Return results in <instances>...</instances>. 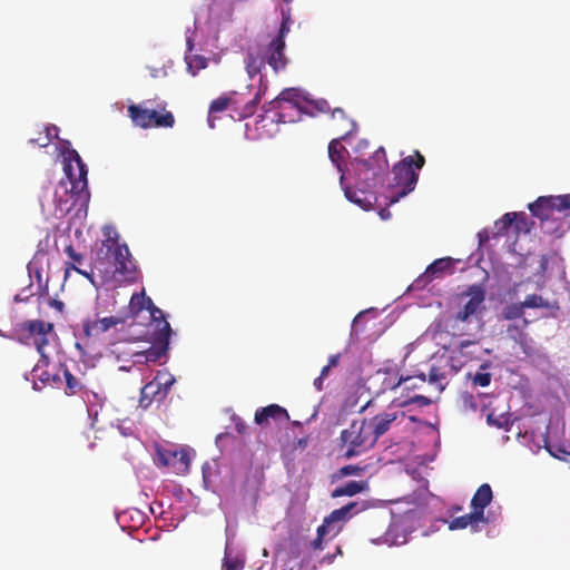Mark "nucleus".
Wrapping results in <instances>:
<instances>
[{
  "instance_id": "a19ab883",
  "label": "nucleus",
  "mask_w": 570,
  "mask_h": 570,
  "mask_svg": "<svg viewBox=\"0 0 570 570\" xmlns=\"http://www.w3.org/2000/svg\"><path fill=\"white\" fill-rule=\"evenodd\" d=\"M491 379H492V375L490 373H487V372H476L473 376H472V383L473 385L475 386H481V387H485V386H489L490 383H491Z\"/></svg>"
},
{
  "instance_id": "c9c22d12",
  "label": "nucleus",
  "mask_w": 570,
  "mask_h": 570,
  "mask_svg": "<svg viewBox=\"0 0 570 570\" xmlns=\"http://www.w3.org/2000/svg\"><path fill=\"white\" fill-rule=\"evenodd\" d=\"M524 308L522 306V303L519 304H510L504 307L503 309V317L504 320H515L523 315Z\"/></svg>"
},
{
  "instance_id": "f257e3e1",
  "label": "nucleus",
  "mask_w": 570,
  "mask_h": 570,
  "mask_svg": "<svg viewBox=\"0 0 570 570\" xmlns=\"http://www.w3.org/2000/svg\"><path fill=\"white\" fill-rule=\"evenodd\" d=\"M147 311L149 316V326H155L154 342L155 350L149 354H153V360H158L168 350L169 337L171 334V327L166 321L164 312L157 307L150 297H148L142 289L139 293H134L128 304V311L122 317L137 318L142 311Z\"/></svg>"
},
{
  "instance_id": "423d86ee",
  "label": "nucleus",
  "mask_w": 570,
  "mask_h": 570,
  "mask_svg": "<svg viewBox=\"0 0 570 570\" xmlns=\"http://www.w3.org/2000/svg\"><path fill=\"white\" fill-rule=\"evenodd\" d=\"M102 245L107 247L108 253L112 256L114 274L119 275L122 282L135 283L138 279L139 271L128 246L119 244L117 235L109 237Z\"/></svg>"
},
{
  "instance_id": "6e6d98bb",
  "label": "nucleus",
  "mask_w": 570,
  "mask_h": 570,
  "mask_svg": "<svg viewBox=\"0 0 570 570\" xmlns=\"http://www.w3.org/2000/svg\"><path fill=\"white\" fill-rule=\"evenodd\" d=\"M472 344H474V342H472V341H469V340H466V341H462V342L460 343V345H459V350H460V352H461L462 354H464V350H465L466 347H469L470 345H472Z\"/></svg>"
},
{
  "instance_id": "4468645a",
  "label": "nucleus",
  "mask_w": 570,
  "mask_h": 570,
  "mask_svg": "<svg viewBox=\"0 0 570 570\" xmlns=\"http://www.w3.org/2000/svg\"><path fill=\"white\" fill-rule=\"evenodd\" d=\"M373 379L381 382V389L376 391L377 394L387 390H395L396 387H400L401 384H406L413 381V377L411 376L399 375V371L396 368L379 370Z\"/></svg>"
},
{
  "instance_id": "9b49d317",
  "label": "nucleus",
  "mask_w": 570,
  "mask_h": 570,
  "mask_svg": "<svg viewBox=\"0 0 570 570\" xmlns=\"http://www.w3.org/2000/svg\"><path fill=\"white\" fill-rule=\"evenodd\" d=\"M127 317L121 315L101 318H87L82 323V331L87 338L98 340L104 333L118 325L125 324Z\"/></svg>"
},
{
  "instance_id": "a878e982",
  "label": "nucleus",
  "mask_w": 570,
  "mask_h": 570,
  "mask_svg": "<svg viewBox=\"0 0 570 570\" xmlns=\"http://www.w3.org/2000/svg\"><path fill=\"white\" fill-rule=\"evenodd\" d=\"M517 218H520L522 223H525L524 213H507L499 220L495 222L497 233L500 235L507 234L508 230L513 226Z\"/></svg>"
},
{
  "instance_id": "0e129e2a",
  "label": "nucleus",
  "mask_w": 570,
  "mask_h": 570,
  "mask_svg": "<svg viewBox=\"0 0 570 570\" xmlns=\"http://www.w3.org/2000/svg\"><path fill=\"white\" fill-rule=\"evenodd\" d=\"M38 139H30L29 142H36Z\"/></svg>"
},
{
  "instance_id": "37998d69",
  "label": "nucleus",
  "mask_w": 570,
  "mask_h": 570,
  "mask_svg": "<svg viewBox=\"0 0 570 570\" xmlns=\"http://www.w3.org/2000/svg\"><path fill=\"white\" fill-rule=\"evenodd\" d=\"M363 468L354 464H348L345 466H342L338 470V473L341 476H347V475H360L363 472Z\"/></svg>"
},
{
  "instance_id": "4be33fe9",
  "label": "nucleus",
  "mask_w": 570,
  "mask_h": 570,
  "mask_svg": "<svg viewBox=\"0 0 570 570\" xmlns=\"http://www.w3.org/2000/svg\"><path fill=\"white\" fill-rule=\"evenodd\" d=\"M127 111L128 116L136 126L141 128H150V117H153L150 109L142 108L138 105H130L128 106Z\"/></svg>"
},
{
  "instance_id": "393cba45",
  "label": "nucleus",
  "mask_w": 570,
  "mask_h": 570,
  "mask_svg": "<svg viewBox=\"0 0 570 570\" xmlns=\"http://www.w3.org/2000/svg\"><path fill=\"white\" fill-rule=\"evenodd\" d=\"M367 488L366 482L363 481H348L344 485L337 487L333 490L332 497H353L363 492Z\"/></svg>"
},
{
  "instance_id": "f3484780",
  "label": "nucleus",
  "mask_w": 570,
  "mask_h": 570,
  "mask_svg": "<svg viewBox=\"0 0 570 570\" xmlns=\"http://www.w3.org/2000/svg\"><path fill=\"white\" fill-rule=\"evenodd\" d=\"M266 62L275 72L284 70L288 63L285 56V41L272 40L266 51Z\"/></svg>"
},
{
  "instance_id": "c756f323",
  "label": "nucleus",
  "mask_w": 570,
  "mask_h": 570,
  "mask_svg": "<svg viewBox=\"0 0 570 570\" xmlns=\"http://www.w3.org/2000/svg\"><path fill=\"white\" fill-rule=\"evenodd\" d=\"M265 66V59L255 56L254 53H248L246 57V70L249 76V78H254L256 75H258L262 70V68Z\"/></svg>"
},
{
  "instance_id": "49530a36",
  "label": "nucleus",
  "mask_w": 570,
  "mask_h": 570,
  "mask_svg": "<svg viewBox=\"0 0 570 570\" xmlns=\"http://www.w3.org/2000/svg\"><path fill=\"white\" fill-rule=\"evenodd\" d=\"M412 377H413V381H411V382H409L406 384H401L403 390L412 391V390L417 389L420 385H423L425 383V375L424 374L419 375V376H412Z\"/></svg>"
},
{
  "instance_id": "473e14b6",
  "label": "nucleus",
  "mask_w": 570,
  "mask_h": 570,
  "mask_svg": "<svg viewBox=\"0 0 570 570\" xmlns=\"http://www.w3.org/2000/svg\"><path fill=\"white\" fill-rule=\"evenodd\" d=\"M528 208L533 216L540 218L541 220H547L552 215L548 207V204H540V197L535 202L529 204Z\"/></svg>"
},
{
  "instance_id": "ea45409f",
  "label": "nucleus",
  "mask_w": 570,
  "mask_h": 570,
  "mask_svg": "<svg viewBox=\"0 0 570 570\" xmlns=\"http://www.w3.org/2000/svg\"><path fill=\"white\" fill-rule=\"evenodd\" d=\"M291 23H292V20H291L289 13L283 12L282 23H281L278 33L273 40L285 41V37L287 36V33L289 32V29H291Z\"/></svg>"
},
{
  "instance_id": "c03bdc74",
  "label": "nucleus",
  "mask_w": 570,
  "mask_h": 570,
  "mask_svg": "<svg viewBox=\"0 0 570 570\" xmlns=\"http://www.w3.org/2000/svg\"><path fill=\"white\" fill-rule=\"evenodd\" d=\"M75 271L76 273H78L79 275H82L83 277H86L87 279H89L92 284L95 283L94 282V273L92 271L88 272V271H85V269H81L79 268L78 266H76L75 264H68L66 263V275L69 273V271Z\"/></svg>"
},
{
  "instance_id": "b1692460",
  "label": "nucleus",
  "mask_w": 570,
  "mask_h": 570,
  "mask_svg": "<svg viewBox=\"0 0 570 570\" xmlns=\"http://www.w3.org/2000/svg\"><path fill=\"white\" fill-rule=\"evenodd\" d=\"M546 203L553 214V212L564 213L567 207L570 206V195H558V196H540V204Z\"/></svg>"
},
{
  "instance_id": "f8f14e48",
  "label": "nucleus",
  "mask_w": 570,
  "mask_h": 570,
  "mask_svg": "<svg viewBox=\"0 0 570 570\" xmlns=\"http://www.w3.org/2000/svg\"><path fill=\"white\" fill-rule=\"evenodd\" d=\"M453 259L451 257H444L435 259L430 264L425 272L414 281L415 288H423L434 278L440 277L445 272H452Z\"/></svg>"
},
{
  "instance_id": "2f4dec72",
  "label": "nucleus",
  "mask_w": 570,
  "mask_h": 570,
  "mask_svg": "<svg viewBox=\"0 0 570 570\" xmlns=\"http://www.w3.org/2000/svg\"><path fill=\"white\" fill-rule=\"evenodd\" d=\"M396 406L404 407L410 404H417L419 406H428L431 404V400L424 395L415 394L413 396H407L406 399L399 397L393 401Z\"/></svg>"
},
{
  "instance_id": "3c124183",
  "label": "nucleus",
  "mask_w": 570,
  "mask_h": 570,
  "mask_svg": "<svg viewBox=\"0 0 570 570\" xmlns=\"http://www.w3.org/2000/svg\"><path fill=\"white\" fill-rule=\"evenodd\" d=\"M337 147L344 149V145H333V144L328 145V154L333 160H334V154L337 153Z\"/></svg>"
},
{
  "instance_id": "6ab92c4d",
  "label": "nucleus",
  "mask_w": 570,
  "mask_h": 570,
  "mask_svg": "<svg viewBox=\"0 0 570 570\" xmlns=\"http://www.w3.org/2000/svg\"><path fill=\"white\" fill-rule=\"evenodd\" d=\"M396 417L395 413H380L371 420H367V426H370V433L374 436V443L390 430L391 424Z\"/></svg>"
},
{
  "instance_id": "1a4fd4ad",
  "label": "nucleus",
  "mask_w": 570,
  "mask_h": 570,
  "mask_svg": "<svg viewBox=\"0 0 570 570\" xmlns=\"http://www.w3.org/2000/svg\"><path fill=\"white\" fill-rule=\"evenodd\" d=\"M157 464L169 468L176 474H184L189 470V452L185 449H178L176 446H158Z\"/></svg>"
},
{
  "instance_id": "a211bd4d",
  "label": "nucleus",
  "mask_w": 570,
  "mask_h": 570,
  "mask_svg": "<svg viewBox=\"0 0 570 570\" xmlns=\"http://www.w3.org/2000/svg\"><path fill=\"white\" fill-rule=\"evenodd\" d=\"M357 503L352 502L340 509L333 510L327 517L324 518L322 525L332 532V537H335L340 528H335L334 524L337 522H344L352 515V511L356 508Z\"/></svg>"
},
{
  "instance_id": "4c0bfd02",
  "label": "nucleus",
  "mask_w": 570,
  "mask_h": 570,
  "mask_svg": "<svg viewBox=\"0 0 570 570\" xmlns=\"http://www.w3.org/2000/svg\"><path fill=\"white\" fill-rule=\"evenodd\" d=\"M317 535L316 538L311 542V548L313 550H323L324 546H323V542L325 540V537L331 534L332 535V532L326 529L325 527H323L322 524L317 528Z\"/></svg>"
},
{
  "instance_id": "dca6fc26",
  "label": "nucleus",
  "mask_w": 570,
  "mask_h": 570,
  "mask_svg": "<svg viewBox=\"0 0 570 570\" xmlns=\"http://www.w3.org/2000/svg\"><path fill=\"white\" fill-rule=\"evenodd\" d=\"M47 367H49V363L47 365H45L40 358L39 362L36 364V366L32 370L33 377L38 379L46 385L56 386V385L60 384L62 382L61 376H62L63 365L62 364L55 365V366H52L51 371L48 370Z\"/></svg>"
},
{
  "instance_id": "a18cd8bd",
  "label": "nucleus",
  "mask_w": 570,
  "mask_h": 570,
  "mask_svg": "<svg viewBox=\"0 0 570 570\" xmlns=\"http://www.w3.org/2000/svg\"><path fill=\"white\" fill-rule=\"evenodd\" d=\"M65 253L72 261L70 264L76 265V263L80 264L82 262V255L76 252L72 244H69L65 247Z\"/></svg>"
},
{
  "instance_id": "bf43d9fd",
  "label": "nucleus",
  "mask_w": 570,
  "mask_h": 570,
  "mask_svg": "<svg viewBox=\"0 0 570 570\" xmlns=\"http://www.w3.org/2000/svg\"><path fill=\"white\" fill-rule=\"evenodd\" d=\"M380 215H381L382 218L385 219V218H387L390 216V213H386L385 209H383V210H381Z\"/></svg>"
},
{
  "instance_id": "052dcab7",
  "label": "nucleus",
  "mask_w": 570,
  "mask_h": 570,
  "mask_svg": "<svg viewBox=\"0 0 570 570\" xmlns=\"http://www.w3.org/2000/svg\"><path fill=\"white\" fill-rule=\"evenodd\" d=\"M53 303H55L56 307H58V308H62V306H63L62 302L53 301Z\"/></svg>"
},
{
  "instance_id": "39448f33",
  "label": "nucleus",
  "mask_w": 570,
  "mask_h": 570,
  "mask_svg": "<svg viewBox=\"0 0 570 570\" xmlns=\"http://www.w3.org/2000/svg\"><path fill=\"white\" fill-rule=\"evenodd\" d=\"M303 97L299 89L286 88L281 94L263 106L266 114L276 111L277 122H293L301 119L303 112Z\"/></svg>"
},
{
  "instance_id": "2eb2a0df",
  "label": "nucleus",
  "mask_w": 570,
  "mask_h": 570,
  "mask_svg": "<svg viewBox=\"0 0 570 570\" xmlns=\"http://www.w3.org/2000/svg\"><path fill=\"white\" fill-rule=\"evenodd\" d=\"M269 420L275 422H287L289 421V414L285 407L278 404H269L256 410L254 416L256 424L262 426L267 424Z\"/></svg>"
},
{
  "instance_id": "f03ea898",
  "label": "nucleus",
  "mask_w": 570,
  "mask_h": 570,
  "mask_svg": "<svg viewBox=\"0 0 570 570\" xmlns=\"http://www.w3.org/2000/svg\"><path fill=\"white\" fill-rule=\"evenodd\" d=\"M424 156L415 150L413 155L404 157L393 167V193L390 196V204L397 203L401 198L414 190L419 170L424 166Z\"/></svg>"
},
{
  "instance_id": "7c9ffc66",
  "label": "nucleus",
  "mask_w": 570,
  "mask_h": 570,
  "mask_svg": "<svg viewBox=\"0 0 570 570\" xmlns=\"http://www.w3.org/2000/svg\"><path fill=\"white\" fill-rule=\"evenodd\" d=\"M487 423L491 426L509 431L511 425L510 415L508 413L495 415L494 412H490L487 415Z\"/></svg>"
},
{
  "instance_id": "7ed1b4c3",
  "label": "nucleus",
  "mask_w": 570,
  "mask_h": 570,
  "mask_svg": "<svg viewBox=\"0 0 570 570\" xmlns=\"http://www.w3.org/2000/svg\"><path fill=\"white\" fill-rule=\"evenodd\" d=\"M16 340L28 346H35L40 354L41 362L47 365L49 356L46 347L49 345V337L53 334V324L41 320H29L18 323L13 328Z\"/></svg>"
},
{
  "instance_id": "f704fd0d",
  "label": "nucleus",
  "mask_w": 570,
  "mask_h": 570,
  "mask_svg": "<svg viewBox=\"0 0 570 570\" xmlns=\"http://www.w3.org/2000/svg\"><path fill=\"white\" fill-rule=\"evenodd\" d=\"M266 89H267L266 86H264L263 88L261 87L258 89V91L255 94L254 98L245 104V106L242 110L243 117H249L255 112L256 107L261 102V99H262L263 95L265 94Z\"/></svg>"
},
{
  "instance_id": "aec40b11",
  "label": "nucleus",
  "mask_w": 570,
  "mask_h": 570,
  "mask_svg": "<svg viewBox=\"0 0 570 570\" xmlns=\"http://www.w3.org/2000/svg\"><path fill=\"white\" fill-rule=\"evenodd\" d=\"M492 498H493V493H492L491 487L488 483H483L482 485H480L478 488V490L475 491V493L472 497V500H471L472 510H474L479 514L481 513V517H487L484 514V509L490 504V502L492 501Z\"/></svg>"
},
{
  "instance_id": "5fc2aeb1",
  "label": "nucleus",
  "mask_w": 570,
  "mask_h": 570,
  "mask_svg": "<svg viewBox=\"0 0 570 570\" xmlns=\"http://www.w3.org/2000/svg\"><path fill=\"white\" fill-rule=\"evenodd\" d=\"M324 380H325V379H323V377H322V376H320V375H318V377H316V379L314 380V383H313V384H314L315 389H316L318 392L323 391V382H324Z\"/></svg>"
},
{
  "instance_id": "20e7f679",
  "label": "nucleus",
  "mask_w": 570,
  "mask_h": 570,
  "mask_svg": "<svg viewBox=\"0 0 570 570\" xmlns=\"http://www.w3.org/2000/svg\"><path fill=\"white\" fill-rule=\"evenodd\" d=\"M337 445L345 450L344 458L357 456L375 445L374 436L370 433L367 420H353L348 428L344 429L338 439Z\"/></svg>"
},
{
  "instance_id": "680f3d73",
  "label": "nucleus",
  "mask_w": 570,
  "mask_h": 570,
  "mask_svg": "<svg viewBox=\"0 0 570 570\" xmlns=\"http://www.w3.org/2000/svg\"><path fill=\"white\" fill-rule=\"evenodd\" d=\"M333 558H334V556H328V557H326V559H327V561H328V562H332V561H333Z\"/></svg>"
},
{
  "instance_id": "5701e85b",
  "label": "nucleus",
  "mask_w": 570,
  "mask_h": 570,
  "mask_svg": "<svg viewBox=\"0 0 570 570\" xmlns=\"http://www.w3.org/2000/svg\"><path fill=\"white\" fill-rule=\"evenodd\" d=\"M358 163L367 170L384 169L387 167L386 153L383 146H380L370 159H360Z\"/></svg>"
},
{
  "instance_id": "cd10ccee",
  "label": "nucleus",
  "mask_w": 570,
  "mask_h": 570,
  "mask_svg": "<svg viewBox=\"0 0 570 570\" xmlns=\"http://www.w3.org/2000/svg\"><path fill=\"white\" fill-rule=\"evenodd\" d=\"M230 104H236V101L233 100L229 96H220L216 99H214L209 106V124L213 127L212 118L215 114L223 112L227 110Z\"/></svg>"
},
{
  "instance_id": "864d4df0",
  "label": "nucleus",
  "mask_w": 570,
  "mask_h": 570,
  "mask_svg": "<svg viewBox=\"0 0 570 570\" xmlns=\"http://www.w3.org/2000/svg\"><path fill=\"white\" fill-rule=\"evenodd\" d=\"M443 376L439 373V370L438 368H431L430 371V380L435 382L440 379H442Z\"/></svg>"
},
{
  "instance_id": "72a5a7b5",
  "label": "nucleus",
  "mask_w": 570,
  "mask_h": 570,
  "mask_svg": "<svg viewBox=\"0 0 570 570\" xmlns=\"http://www.w3.org/2000/svg\"><path fill=\"white\" fill-rule=\"evenodd\" d=\"M548 452L556 459L563 461L570 466V451L560 444H548L546 445Z\"/></svg>"
},
{
  "instance_id": "8fccbe9b",
  "label": "nucleus",
  "mask_w": 570,
  "mask_h": 570,
  "mask_svg": "<svg viewBox=\"0 0 570 570\" xmlns=\"http://www.w3.org/2000/svg\"><path fill=\"white\" fill-rule=\"evenodd\" d=\"M340 358H341V354L337 353V354H334V355H331L328 357V363L327 365L331 366V367H335L338 365V362H340Z\"/></svg>"
},
{
  "instance_id": "e2e57ef3",
  "label": "nucleus",
  "mask_w": 570,
  "mask_h": 570,
  "mask_svg": "<svg viewBox=\"0 0 570 570\" xmlns=\"http://www.w3.org/2000/svg\"><path fill=\"white\" fill-rule=\"evenodd\" d=\"M336 551H337V553H342V551H341V548H340V547H337Z\"/></svg>"
},
{
  "instance_id": "79ce46f5",
  "label": "nucleus",
  "mask_w": 570,
  "mask_h": 570,
  "mask_svg": "<svg viewBox=\"0 0 570 570\" xmlns=\"http://www.w3.org/2000/svg\"><path fill=\"white\" fill-rule=\"evenodd\" d=\"M244 563L238 559L225 557L223 562L224 570H243Z\"/></svg>"
},
{
  "instance_id": "bb28decb",
  "label": "nucleus",
  "mask_w": 570,
  "mask_h": 570,
  "mask_svg": "<svg viewBox=\"0 0 570 570\" xmlns=\"http://www.w3.org/2000/svg\"><path fill=\"white\" fill-rule=\"evenodd\" d=\"M150 127L171 128L175 124L174 115L170 111L158 112L150 109Z\"/></svg>"
},
{
  "instance_id": "412c9836",
  "label": "nucleus",
  "mask_w": 570,
  "mask_h": 570,
  "mask_svg": "<svg viewBox=\"0 0 570 570\" xmlns=\"http://www.w3.org/2000/svg\"><path fill=\"white\" fill-rule=\"evenodd\" d=\"M490 514L488 517H481V513H476L474 510H472L470 513H466L464 515L454 518L449 523L450 530H458V529H465L469 525L476 528L479 523H489L491 522Z\"/></svg>"
},
{
  "instance_id": "4d7b16f0",
  "label": "nucleus",
  "mask_w": 570,
  "mask_h": 570,
  "mask_svg": "<svg viewBox=\"0 0 570 570\" xmlns=\"http://www.w3.org/2000/svg\"><path fill=\"white\" fill-rule=\"evenodd\" d=\"M331 366L328 365H325L322 370H321V373H320V376H322L323 379H326L330 374V371H331Z\"/></svg>"
},
{
  "instance_id": "69168bd1",
  "label": "nucleus",
  "mask_w": 570,
  "mask_h": 570,
  "mask_svg": "<svg viewBox=\"0 0 570 570\" xmlns=\"http://www.w3.org/2000/svg\"><path fill=\"white\" fill-rule=\"evenodd\" d=\"M284 1L288 3V2H291L292 0H284Z\"/></svg>"
},
{
  "instance_id": "58836bf2",
  "label": "nucleus",
  "mask_w": 570,
  "mask_h": 570,
  "mask_svg": "<svg viewBox=\"0 0 570 570\" xmlns=\"http://www.w3.org/2000/svg\"><path fill=\"white\" fill-rule=\"evenodd\" d=\"M45 138L48 142H52L57 140V142H69L67 139H62L59 137V128L56 125H46L43 126Z\"/></svg>"
},
{
  "instance_id": "09e8293b",
  "label": "nucleus",
  "mask_w": 570,
  "mask_h": 570,
  "mask_svg": "<svg viewBox=\"0 0 570 570\" xmlns=\"http://www.w3.org/2000/svg\"><path fill=\"white\" fill-rule=\"evenodd\" d=\"M151 327H153V332H151V337H150V338H151V341H154L155 326H151ZM147 334H150V331H147ZM153 351H156V350H155V342H153V347H151V348H149V350L147 351V354H146V358H147V361H154V360H153L154 355H153V354H149V353H150V352H153Z\"/></svg>"
},
{
  "instance_id": "6e6552de",
  "label": "nucleus",
  "mask_w": 570,
  "mask_h": 570,
  "mask_svg": "<svg viewBox=\"0 0 570 570\" xmlns=\"http://www.w3.org/2000/svg\"><path fill=\"white\" fill-rule=\"evenodd\" d=\"M175 379L167 374H157L154 380L144 385L140 391L139 406L148 409L153 402L163 401L170 391Z\"/></svg>"
},
{
  "instance_id": "603ef678",
  "label": "nucleus",
  "mask_w": 570,
  "mask_h": 570,
  "mask_svg": "<svg viewBox=\"0 0 570 570\" xmlns=\"http://www.w3.org/2000/svg\"><path fill=\"white\" fill-rule=\"evenodd\" d=\"M513 225L515 226V229H517V232H518V233H519L520 230H522V229H524L525 232H528V230H529V229L527 228V222H525V223H522V222L520 220V218H517Z\"/></svg>"
},
{
  "instance_id": "0eeeda50",
  "label": "nucleus",
  "mask_w": 570,
  "mask_h": 570,
  "mask_svg": "<svg viewBox=\"0 0 570 570\" xmlns=\"http://www.w3.org/2000/svg\"><path fill=\"white\" fill-rule=\"evenodd\" d=\"M62 168L69 179L72 193H82L88 185V169L77 150L66 148L62 150Z\"/></svg>"
},
{
  "instance_id": "e433bc0d",
  "label": "nucleus",
  "mask_w": 570,
  "mask_h": 570,
  "mask_svg": "<svg viewBox=\"0 0 570 570\" xmlns=\"http://www.w3.org/2000/svg\"><path fill=\"white\" fill-rule=\"evenodd\" d=\"M521 303L523 308L548 307V303L542 298V296L537 294L528 295Z\"/></svg>"
},
{
  "instance_id": "c85d7f7f",
  "label": "nucleus",
  "mask_w": 570,
  "mask_h": 570,
  "mask_svg": "<svg viewBox=\"0 0 570 570\" xmlns=\"http://www.w3.org/2000/svg\"><path fill=\"white\" fill-rule=\"evenodd\" d=\"M62 376L66 380V390H65L66 394L75 395L83 389L81 381L78 377H76L75 375H72L70 373V371L68 368H66L65 366H63V371H62Z\"/></svg>"
},
{
  "instance_id": "ddd939ff",
  "label": "nucleus",
  "mask_w": 570,
  "mask_h": 570,
  "mask_svg": "<svg viewBox=\"0 0 570 570\" xmlns=\"http://www.w3.org/2000/svg\"><path fill=\"white\" fill-rule=\"evenodd\" d=\"M332 118L334 121V129L337 134L335 138H333L330 142H341V140H345L352 137V134L356 131L357 125L353 119L346 117L345 112L341 108H336L332 112Z\"/></svg>"
},
{
  "instance_id": "13d9d810",
  "label": "nucleus",
  "mask_w": 570,
  "mask_h": 570,
  "mask_svg": "<svg viewBox=\"0 0 570 570\" xmlns=\"http://www.w3.org/2000/svg\"><path fill=\"white\" fill-rule=\"evenodd\" d=\"M491 366L490 362H484L480 365V370L484 371L488 370Z\"/></svg>"
},
{
  "instance_id": "9d476101",
  "label": "nucleus",
  "mask_w": 570,
  "mask_h": 570,
  "mask_svg": "<svg viewBox=\"0 0 570 570\" xmlns=\"http://www.w3.org/2000/svg\"><path fill=\"white\" fill-rule=\"evenodd\" d=\"M465 295L469 296V301L455 314V320L460 322H469L471 317L480 315L484 308L485 291L482 286L471 285Z\"/></svg>"
},
{
  "instance_id": "de8ad7c7",
  "label": "nucleus",
  "mask_w": 570,
  "mask_h": 570,
  "mask_svg": "<svg viewBox=\"0 0 570 570\" xmlns=\"http://www.w3.org/2000/svg\"><path fill=\"white\" fill-rule=\"evenodd\" d=\"M235 423V430L238 434L244 435L247 431L246 423L239 416H233Z\"/></svg>"
}]
</instances>
